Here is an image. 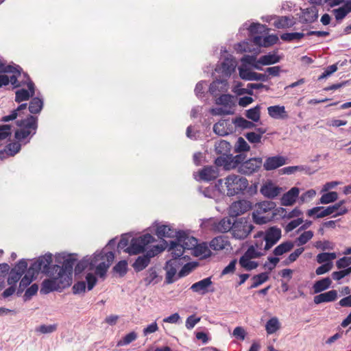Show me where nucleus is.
Instances as JSON below:
<instances>
[{
  "label": "nucleus",
  "instance_id": "obj_37",
  "mask_svg": "<svg viewBox=\"0 0 351 351\" xmlns=\"http://www.w3.org/2000/svg\"><path fill=\"white\" fill-rule=\"evenodd\" d=\"M294 23L292 22L289 16H279L274 21V25L278 29H285L293 26Z\"/></svg>",
  "mask_w": 351,
  "mask_h": 351
},
{
  "label": "nucleus",
  "instance_id": "obj_41",
  "mask_svg": "<svg viewBox=\"0 0 351 351\" xmlns=\"http://www.w3.org/2000/svg\"><path fill=\"white\" fill-rule=\"evenodd\" d=\"M276 206L275 202L272 201H263L257 204L256 208L255 210L263 214L269 211H272Z\"/></svg>",
  "mask_w": 351,
  "mask_h": 351
},
{
  "label": "nucleus",
  "instance_id": "obj_53",
  "mask_svg": "<svg viewBox=\"0 0 351 351\" xmlns=\"http://www.w3.org/2000/svg\"><path fill=\"white\" fill-rule=\"evenodd\" d=\"M29 98H31V94L25 88L17 90L15 93V101L17 103L27 101Z\"/></svg>",
  "mask_w": 351,
  "mask_h": 351
},
{
  "label": "nucleus",
  "instance_id": "obj_54",
  "mask_svg": "<svg viewBox=\"0 0 351 351\" xmlns=\"http://www.w3.org/2000/svg\"><path fill=\"white\" fill-rule=\"evenodd\" d=\"M261 215L262 213L256 210L252 213V219L255 223L259 225L265 224L271 219V217L262 216Z\"/></svg>",
  "mask_w": 351,
  "mask_h": 351
},
{
  "label": "nucleus",
  "instance_id": "obj_23",
  "mask_svg": "<svg viewBox=\"0 0 351 351\" xmlns=\"http://www.w3.org/2000/svg\"><path fill=\"white\" fill-rule=\"evenodd\" d=\"M303 16L300 17L302 23H312L318 18V10L315 6H311L302 10Z\"/></svg>",
  "mask_w": 351,
  "mask_h": 351
},
{
  "label": "nucleus",
  "instance_id": "obj_61",
  "mask_svg": "<svg viewBox=\"0 0 351 351\" xmlns=\"http://www.w3.org/2000/svg\"><path fill=\"white\" fill-rule=\"evenodd\" d=\"M21 277L22 275L19 272L16 271L14 269H11L7 279V282L9 285L16 286V282Z\"/></svg>",
  "mask_w": 351,
  "mask_h": 351
},
{
  "label": "nucleus",
  "instance_id": "obj_34",
  "mask_svg": "<svg viewBox=\"0 0 351 351\" xmlns=\"http://www.w3.org/2000/svg\"><path fill=\"white\" fill-rule=\"evenodd\" d=\"M269 273L262 272L252 276L253 283L248 287V289H252L259 287L269 280Z\"/></svg>",
  "mask_w": 351,
  "mask_h": 351
},
{
  "label": "nucleus",
  "instance_id": "obj_60",
  "mask_svg": "<svg viewBox=\"0 0 351 351\" xmlns=\"http://www.w3.org/2000/svg\"><path fill=\"white\" fill-rule=\"evenodd\" d=\"M12 134V125L0 124V141L10 137Z\"/></svg>",
  "mask_w": 351,
  "mask_h": 351
},
{
  "label": "nucleus",
  "instance_id": "obj_16",
  "mask_svg": "<svg viewBox=\"0 0 351 351\" xmlns=\"http://www.w3.org/2000/svg\"><path fill=\"white\" fill-rule=\"evenodd\" d=\"M155 253L153 250H149L145 254L139 256L133 263L132 267L135 271L139 272L145 269L150 263L151 258L155 256Z\"/></svg>",
  "mask_w": 351,
  "mask_h": 351
},
{
  "label": "nucleus",
  "instance_id": "obj_15",
  "mask_svg": "<svg viewBox=\"0 0 351 351\" xmlns=\"http://www.w3.org/2000/svg\"><path fill=\"white\" fill-rule=\"evenodd\" d=\"M211 278L208 277L193 284L191 287V289L195 293L205 295L208 292L214 291V289L211 288Z\"/></svg>",
  "mask_w": 351,
  "mask_h": 351
},
{
  "label": "nucleus",
  "instance_id": "obj_39",
  "mask_svg": "<svg viewBox=\"0 0 351 351\" xmlns=\"http://www.w3.org/2000/svg\"><path fill=\"white\" fill-rule=\"evenodd\" d=\"M280 328V324L276 317L269 319L265 324V330L268 335L275 333Z\"/></svg>",
  "mask_w": 351,
  "mask_h": 351
},
{
  "label": "nucleus",
  "instance_id": "obj_51",
  "mask_svg": "<svg viewBox=\"0 0 351 351\" xmlns=\"http://www.w3.org/2000/svg\"><path fill=\"white\" fill-rule=\"evenodd\" d=\"M304 36L305 34L302 32L284 33L280 35V38L284 41L291 42L294 40H299Z\"/></svg>",
  "mask_w": 351,
  "mask_h": 351
},
{
  "label": "nucleus",
  "instance_id": "obj_26",
  "mask_svg": "<svg viewBox=\"0 0 351 351\" xmlns=\"http://www.w3.org/2000/svg\"><path fill=\"white\" fill-rule=\"evenodd\" d=\"M162 276H158L157 269L155 267H149L145 272V277L143 280L146 286L151 284L156 285L160 282Z\"/></svg>",
  "mask_w": 351,
  "mask_h": 351
},
{
  "label": "nucleus",
  "instance_id": "obj_43",
  "mask_svg": "<svg viewBox=\"0 0 351 351\" xmlns=\"http://www.w3.org/2000/svg\"><path fill=\"white\" fill-rule=\"evenodd\" d=\"M245 116L247 119L252 120L254 122H257L261 118V107L259 105L256 106L246 110Z\"/></svg>",
  "mask_w": 351,
  "mask_h": 351
},
{
  "label": "nucleus",
  "instance_id": "obj_42",
  "mask_svg": "<svg viewBox=\"0 0 351 351\" xmlns=\"http://www.w3.org/2000/svg\"><path fill=\"white\" fill-rule=\"evenodd\" d=\"M90 263L89 256H84L82 260L77 263L75 267V274H81L84 270L88 269L90 271Z\"/></svg>",
  "mask_w": 351,
  "mask_h": 351
},
{
  "label": "nucleus",
  "instance_id": "obj_22",
  "mask_svg": "<svg viewBox=\"0 0 351 351\" xmlns=\"http://www.w3.org/2000/svg\"><path fill=\"white\" fill-rule=\"evenodd\" d=\"M221 106L228 108V110H226L221 107V115L233 114L234 107L235 106L234 102V97L230 95H221Z\"/></svg>",
  "mask_w": 351,
  "mask_h": 351
},
{
  "label": "nucleus",
  "instance_id": "obj_35",
  "mask_svg": "<svg viewBox=\"0 0 351 351\" xmlns=\"http://www.w3.org/2000/svg\"><path fill=\"white\" fill-rule=\"evenodd\" d=\"M294 247V243L291 241L283 242L278 245L273 251L275 256H281L291 251Z\"/></svg>",
  "mask_w": 351,
  "mask_h": 351
},
{
  "label": "nucleus",
  "instance_id": "obj_7",
  "mask_svg": "<svg viewBox=\"0 0 351 351\" xmlns=\"http://www.w3.org/2000/svg\"><path fill=\"white\" fill-rule=\"evenodd\" d=\"M156 241L154 237L149 233H146L139 237L132 238L130 245L124 250V252L130 255H136L143 252L145 247Z\"/></svg>",
  "mask_w": 351,
  "mask_h": 351
},
{
  "label": "nucleus",
  "instance_id": "obj_10",
  "mask_svg": "<svg viewBox=\"0 0 351 351\" xmlns=\"http://www.w3.org/2000/svg\"><path fill=\"white\" fill-rule=\"evenodd\" d=\"M263 164L261 158H251L246 160L239 167V172L243 175L250 176L257 172Z\"/></svg>",
  "mask_w": 351,
  "mask_h": 351
},
{
  "label": "nucleus",
  "instance_id": "obj_58",
  "mask_svg": "<svg viewBox=\"0 0 351 351\" xmlns=\"http://www.w3.org/2000/svg\"><path fill=\"white\" fill-rule=\"evenodd\" d=\"M33 132V130L32 129H21L16 130L14 133V137L15 138L19 141H21L26 138L28 136L31 135L32 136Z\"/></svg>",
  "mask_w": 351,
  "mask_h": 351
},
{
  "label": "nucleus",
  "instance_id": "obj_3",
  "mask_svg": "<svg viewBox=\"0 0 351 351\" xmlns=\"http://www.w3.org/2000/svg\"><path fill=\"white\" fill-rule=\"evenodd\" d=\"M206 85V81L199 82L195 88V93L198 98L205 97L204 100L206 104H216L217 107L210 108L208 112L212 115H219V79L215 77L210 84L208 90L205 93L204 89Z\"/></svg>",
  "mask_w": 351,
  "mask_h": 351
},
{
  "label": "nucleus",
  "instance_id": "obj_36",
  "mask_svg": "<svg viewBox=\"0 0 351 351\" xmlns=\"http://www.w3.org/2000/svg\"><path fill=\"white\" fill-rule=\"evenodd\" d=\"M236 219L237 217H230V215L229 217L221 219V232H227L228 231L232 232Z\"/></svg>",
  "mask_w": 351,
  "mask_h": 351
},
{
  "label": "nucleus",
  "instance_id": "obj_25",
  "mask_svg": "<svg viewBox=\"0 0 351 351\" xmlns=\"http://www.w3.org/2000/svg\"><path fill=\"white\" fill-rule=\"evenodd\" d=\"M337 298V291L336 290H330L328 292L319 293L313 298V302L316 304L323 302H330L335 301Z\"/></svg>",
  "mask_w": 351,
  "mask_h": 351
},
{
  "label": "nucleus",
  "instance_id": "obj_64",
  "mask_svg": "<svg viewBox=\"0 0 351 351\" xmlns=\"http://www.w3.org/2000/svg\"><path fill=\"white\" fill-rule=\"evenodd\" d=\"M351 274V266L348 267V268L338 271H334L332 274V277L335 280H339L342 278H343L345 276H348Z\"/></svg>",
  "mask_w": 351,
  "mask_h": 351
},
{
  "label": "nucleus",
  "instance_id": "obj_17",
  "mask_svg": "<svg viewBox=\"0 0 351 351\" xmlns=\"http://www.w3.org/2000/svg\"><path fill=\"white\" fill-rule=\"evenodd\" d=\"M287 158L282 156H271L266 158L263 167L266 171L274 170L286 164Z\"/></svg>",
  "mask_w": 351,
  "mask_h": 351
},
{
  "label": "nucleus",
  "instance_id": "obj_29",
  "mask_svg": "<svg viewBox=\"0 0 351 351\" xmlns=\"http://www.w3.org/2000/svg\"><path fill=\"white\" fill-rule=\"evenodd\" d=\"M211 252L208 248L206 243H203L202 244H198L197 243L193 250V254L195 256L200 257L201 258H206L210 256Z\"/></svg>",
  "mask_w": 351,
  "mask_h": 351
},
{
  "label": "nucleus",
  "instance_id": "obj_55",
  "mask_svg": "<svg viewBox=\"0 0 351 351\" xmlns=\"http://www.w3.org/2000/svg\"><path fill=\"white\" fill-rule=\"evenodd\" d=\"M38 291V286L37 284H33L28 287L23 295V300L25 302L29 301L35 295Z\"/></svg>",
  "mask_w": 351,
  "mask_h": 351
},
{
  "label": "nucleus",
  "instance_id": "obj_14",
  "mask_svg": "<svg viewBox=\"0 0 351 351\" xmlns=\"http://www.w3.org/2000/svg\"><path fill=\"white\" fill-rule=\"evenodd\" d=\"M252 208V203L245 199H241L232 204L229 208L230 217H237Z\"/></svg>",
  "mask_w": 351,
  "mask_h": 351
},
{
  "label": "nucleus",
  "instance_id": "obj_19",
  "mask_svg": "<svg viewBox=\"0 0 351 351\" xmlns=\"http://www.w3.org/2000/svg\"><path fill=\"white\" fill-rule=\"evenodd\" d=\"M278 41L277 35L271 34L265 37L261 36H255L253 38V43L258 47H271Z\"/></svg>",
  "mask_w": 351,
  "mask_h": 351
},
{
  "label": "nucleus",
  "instance_id": "obj_49",
  "mask_svg": "<svg viewBox=\"0 0 351 351\" xmlns=\"http://www.w3.org/2000/svg\"><path fill=\"white\" fill-rule=\"evenodd\" d=\"M239 263L241 267L245 269L246 271H252L258 266V262L252 261L250 259H244V258H240L239 260Z\"/></svg>",
  "mask_w": 351,
  "mask_h": 351
},
{
  "label": "nucleus",
  "instance_id": "obj_30",
  "mask_svg": "<svg viewBox=\"0 0 351 351\" xmlns=\"http://www.w3.org/2000/svg\"><path fill=\"white\" fill-rule=\"evenodd\" d=\"M332 280L329 277L322 278L316 281L313 285V289L315 293H321L330 287Z\"/></svg>",
  "mask_w": 351,
  "mask_h": 351
},
{
  "label": "nucleus",
  "instance_id": "obj_4",
  "mask_svg": "<svg viewBox=\"0 0 351 351\" xmlns=\"http://www.w3.org/2000/svg\"><path fill=\"white\" fill-rule=\"evenodd\" d=\"M225 185L227 195L229 197L245 195V193L252 195L256 192V189H253L252 186H249L247 178L234 173L228 176L225 178Z\"/></svg>",
  "mask_w": 351,
  "mask_h": 351
},
{
  "label": "nucleus",
  "instance_id": "obj_5",
  "mask_svg": "<svg viewBox=\"0 0 351 351\" xmlns=\"http://www.w3.org/2000/svg\"><path fill=\"white\" fill-rule=\"evenodd\" d=\"M90 258V271L95 269V274L100 278H104L110 265L114 261L113 252H106L105 249L99 252H95L93 257Z\"/></svg>",
  "mask_w": 351,
  "mask_h": 351
},
{
  "label": "nucleus",
  "instance_id": "obj_9",
  "mask_svg": "<svg viewBox=\"0 0 351 351\" xmlns=\"http://www.w3.org/2000/svg\"><path fill=\"white\" fill-rule=\"evenodd\" d=\"M254 226L248 217H241L234 221L232 234L237 239H245L254 229Z\"/></svg>",
  "mask_w": 351,
  "mask_h": 351
},
{
  "label": "nucleus",
  "instance_id": "obj_31",
  "mask_svg": "<svg viewBox=\"0 0 351 351\" xmlns=\"http://www.w3.org/2000/svg\"><path fill=\"white\" fill-rule=\"evenodd\" d=\"M201 227L214 232L219 231V220L217 218L210 217L202 219Z\"/></svg>",
  "mask_w": 351,
  "mask_h": 351
},
{
  "label": "nucleus",
  "instance_id": "obj_8",
  "mask_svg": "<svg viewBox=\"0 0 351 351\" xmlns=\"http://www.w3.org/2000/svg\"><path fill=\"white\" fill-rule=\"evenodd\" d=\"M215 166L206 165L197 172H194L193 176L195 180L198 182H209L215 180L219 176V156L215 159Z\"/></svg>",
  "mask_w": 351,
  "mask_h": 351
},
{
  "label": "nucleus",
  "instance_id": "obj_11",
  "mask_svg": "<svg viewBox=\"0 0 351 351\" xmlns=\"http://www.w3.org/2000/svg\"><path fill=\"white\" fill-rule=\"evenodd\" d=\"M246 156L244 154H239L236 156L227 154L226 156H221V166H223L226 170L238 168L241 164L245 161Z\"/></svg>",
  "mask_w": 351,
  "mask_h": 351
},
{
  "label": "nucleus",
  "instance_id": "obj_46",
  "mask_svg": "<svg viewBox=\"0 0 351 351\" xmlns=\"http://www.w3.org/2000/svg\"><path fill=\"white\" fill-rule=\"evenodd\" d=\"M114 273L119 275L120 277L124 276L128 271V262L125 260L119 261L112 268Z\"/></svg>",
  "mask_w": 351,
  "mask_h": 351
},
{
  "label": "nucleus",
  "instance_id": "obj_6",
  "mask_svg": "<svg viewBox=\"0 0 351 351\" xmlns=\"http://www.w3.org/2000/svg\"><path fill=\"white\" fill-rule=\"evenodd\" d=\"M177 234V239L170 241L169 250L176 255L175 257H181L185 250H193L197 240L184 230H178Z\"/></svg>",
  "mask_w": 351,
  "mask_h": 351
},
{
  "label": "nucleus",
  "instance_id": "obj_1",
  "mask_svg": "<svg viewBox=\"0 0 351 351\" xmlns=\"http://www.w3.org/2000/svg\"><path fill=\"white\" fill-rule=\"evenodd\" d=\"M77 254L65 253L56 256V261L62 265L56 264L51 267V263L47 265L48 271L44 274L51 278L43 281L41 293L47 294L54 291H61L71 285L73 266L77 260Z\"/></svg>",
  "mask_w": 351,
  "mask_h": 351
},
{
  "label": "nucleus",
  "instance_id": "obj_13",
  "mask_svg": "<svg viewBox=\"0 0 351 351\" xmlns=\"http://www.w3.org/2000/svg\"><path fill=\"white\" fill-rule=\"evenodd\" d=\"M281 236V229L276 226H272L267 229L263 238L265 241L264 250L267 251L271 248L280 239Z\"/></svg>",
  "mask_w": 351,
  "mask_h": 351
},
{
  "label": "nucleus",
  "instance_id": "obj_40",
  "mask_svg": "<svg viewBox=\"0 0 351 351\" xmlns=\"http://www.w3.org/2000/svg\"><path fill=\"white\" fill-rule=\"evenodd\" d=\"M255 247H258L257 243L255 245H250L247 250L245 252L243 256L240 258H244V259L252 260L254 258H258L261 257L263 254L262 252H258L256 250Z\"/></svg>",
  "mask_w": 351,
  "mask_h": 351
},
{
  "label": "nucleus",
  "instance_id": "obj_45",
  "mask_svg": "<svg viewBox=\"0 0 351 351\" xmlns=\"http://www.w3.org/2000/svg\"><path fill=\"white\" fill-rule=\"evenodd\" d=\"M338 199V193L336 191H330L324 193L319 199V203L322 204H328L335 202Z\"/></svg>",
  "mask_w": 351,
  "mask_h": 351
},
{
  "label": "nucleus",
  "instance_id": "obj_27",
  "mask_svg": "<svg viewBox=\"0 0 351 351\" xmlns=\"http://www.w3.org/2000/svg\"><path fill=\"white\" fill-rule=\"evenodd\" d=\"M269 115L274 119H287L288 114L283 106H271L267 108Z\"/></svg>",
  "mask_w": 351,
  "mask_h": 351
},
{
  "label": "nucleus",
  "instance_id": "obj_12",
  "mask_svg": "<svg viewBox=\"0 0 351 351\" xmlns=\"http://www.w3.org/2000/svg\"><path fill=\"white\" fill-rule=\"evenodd\" d=\"M175 254H172V259L167 261L165 269H167L165 283L167 285L173 283L178 278H174L177 272V268L179 267L182 263H180V257H175Z\"/></svg>",
  "mask_w": 351,
  "mask_h": 351
},
{
  "label": "nucleus",
  "instance_id": "obj_59",
  "mask_svg": "<svg viewBox=\"0 0 351 351\" xmlns=\"http://www.w3.org/2000/svg\"><path fill=\"white\" fill-rule=\"evenodd\" d=\"M57 329L56 324H50V325H40L36 328V332H40L41 334H50L55 332Z\"/></svg>",
  "mask_w": 351,
  "mask_h": 351
},
{
  "label": "nucleus",
  "instance_id": "obj_50",
  "mask_svg": "<svg viewBox=\"0 0 351 351\" xmlns=\"http://www.w3.org/2000/svg\"><path fill=\"white\" fill-rule=\"evenodd\" d=\"M304 251V247H300L296 249L293 252L291 253L286 259L283 261V265H289L291 263L295 261L298 258V257L303 253Z\"/></svg>",
  "mask_w": 351,
  "mask_h": 351
},
{
  "label": "nucleus",
  "instance_id": "obj_2",
  "mask_svg": "<svg viewBox=\"0 0 351 351\" xmlns=\"http://www.w3.org/2000/svg\"><path fill=\"white\" fill-rule=\"evenodd\" d=\"M52 262V254L49 252L39 256L34 261L27 269V274L21 278L16 291L17 296H20L25 289L36 278L40 273L48 271L47 265Z\"/></svg>",
  "mask_w": 351,
  "mask_h": 351
},
{
  "label": "nucleus",
  "instance_id": "obj_63",
  "mask_svg": "<svg viewBox=\"0 0 351 351\" xmlns=\"http://www.w3.org/2000/svg\"><path fill=\"white\" fill-rule=\"evenodd\" d=\"M14 269L16 271L19 272L21 275L25 273V271L27 269V263L25 259L22 258L15 265V266L12 269Z\"/></svg>",
  "mask_w": 351,
  "mask_h": 351
},
{
  "label": "nucleus",
  "instance_id": "obj_28",
  "mask_svg": "<svg viewBox=\"0 0 351 351\" xmlns=\"http://www.w3.org/2000/svg\"><path fill=\"white\" fill-rule=\"evenodd\" d=\"M280 56L277 55V51H274L272 53H269L268 54L262 56L258 60V62L261 65H271L278 63L280 61Z\"/></svg>",
  "mask_w": 351,
  "mask_h": 351
},
{
  "label": "nucleus",
  "instance_id": "obj_57",
  "mask_svg": "<svg viewBox=\"0 0 351 351\" xmlns=\"http://www.w3.org/2000/svg\"><path fill=\"white\" fill-rule=\"evenodd\" d=\"M137 338V334L134 331H132L125 335L119 342L118 346H127L136 340Z\"/></svg>",
  "mask_w": 351,
  "mask_h": 351
},
{
  "label": "nucleus",
  "instance_id": "obj_20",
  "mask_svg": "<svg viewBox=\"0 0 351 351\" xmlns=\"http://www.w3.org/2000/svg\"><path fill=\"white\" fill-rule=\"evenodd\" d=\"M237 66V61L234 58H227L221 63V70L223 75L229 77L235 72Z\"/></svg>",
  "mask_w": 351,
  "mask_h": 351
},
{
  "label": "nucleus",
  "instance_id": "obj_48",
  "mask_svg": "<svg viewBox=\"0 0 351 351\" xmlns=\"http://www.w3.org/2000/svg\"><path fill=\"white\" fill-rule=\"evenodd\" d=\"M337 255L335 252H322L317 256V261L319 263H332L331 261L335 259Z\"/></svg>",
  "mask_w": 351,
  "mask_h": 351
},
{
  "label": "nucleus",
  "instance_id": "obj_21",
  "mask_svg": "<svg viewBox=\"0 0 351 351\" xmlns=\"http://www.w3.org/2000/svg\"><path fill=\"white\" fill-rule=\"evenodd\" d=\"M177 232L171 226L169 225H160L158 224L156 229V234L159 239L164 237L177 239Z\"/></svg>",
  "mask_w": 351,
  "mask_h": 351
},
{
  "label": "nucleus",
  "instance_id": "obj_47",
  "mask_svg": "<svg viewBox=\"0 0 351 351\" xmlns=\"http://www.w3.org/2000/svg\"><path fill=\"white\" fill-rule=\"evenodd\" d=\"M248 30L251 35H254L263 34L267 32L269 29L265 25L254 23L250 25Z\"/></svg>",
  "mask_w": 351,
  "mask_h": 351
},
{
  "label": "nucleus",
  "instance_id": "obj_44",
  "mask_svg": "<svg viewBox=\"0 0 351 351\" xmlns=\"http://www.w3.org/2000/svg\"><path fill=\"white\" fill-rule=\"evenodd\" d=\"M239 77L246 81H252L254 71L247 68L246 65L241 64L238 68Z\"/></svg>",
  "mask_w": 351,
  "mask_h": 351
},
{
  "label": "nucleus",
  "instance_id": "obj_56",
  "mask_svg": "<svg viewBox=\"0 0 351 351\" xmlns=\"http://www.w3.org/2000/svg\"><path fill=\"white\" fill-rule=\"evenodd\" d=\"M313 237V232L311 230L304 232L296 239L298 245H303L310 241Z\"/></svg>",
  "mask_w": 351,
  "mask_h": 351
},
{
  "label": "nucleus",
  "instance_id": "obj_33",
  "mask_svg": "<svg viewBox=\"0 0 351 351\" xmlns=\"http://www.w3.org/2000/svg\"><path fill=\"white\" fill-rule=\"evenodd\" d=\"M280 188L272 184L263 185L261 189V193L267 197L274 198L280 193Z\"/></svg>",
  "mask_w": 351,
  "mask_h": 351
},
{
  "label": "nucleus",
  "instance_id": "obj_62",
  "mask_svg": "<svg viewBox=\"0 0 351 351\" xmlns=\"http://www.w3.org/2000/svg\"><path fill=\"white\" fill-rule=\"evenodd\" d=\"M336 210H337V207L335 204L326 208L324 207V209L317 215L316 218H323L330 215L335 213Z\"/></svg>",
  "mask_w": 351,
  "mask_h": 351
},
{
  "label": "nucleus",
  "instance_id": "obj_32",
  "mask_svg": "<svg viewBox=\"0 0 351 351\" xmlns=\"http://www.w3.org/2000/svg\"><path fill=\"white\" fill-rule=\"evenodd\" d=\"M43 99L38 97L32 98L29 104V111L32 114H39L43 108Z\"/></svg>",
  "mask_w": 351,
  "mask_h": 351
},
{
  "label": "nucleus",
  "instance_id": "obj_18",
  "mask_svg": "<svg viewBox=\"0 0 351 351\" xmlns=\"http://www.w3.org/2000/svg\"><path fill=\"white\" fill-rule=\"evenodd\" d=\"M16 124L17 126L23 128L22 129L33 130L32 135H34L38 128V118L37 117L29 114L25 119L17 120Z\"/></svg>",
  "mask_w": 351,
  "mask_h": 351
},
{
  "label": "nucleus",
  "instance_id": "obj_38",
  "mask_svg": "<svg viewBox=\"0 0 351 351\" xmlns=\"http://www.w3.org/2000/svg\"><path fill=\"white\" fill-rule=\"evenodd\" d=\"M232 123L235 125L237 128H239L243 130L252 129L253 128L256 127V125L254 123V121H248L241 117H236L234 119L232 120Z\"/></svg>",
  "mask_w": 351,
  "mask_h": 351
},
{
  "label": "nucleus",
  "instance_id": "obj_52",
  "mask_svg": "<svg viewBox=\"0 0 351 351\" xmlns=\"http://www.w3.org/2000/svg\"><path fill=\"white\" fill-rule=\"evenodd\" d=\"M250 149V146L245 141L243 137H239L234 147V151L237 153H241L248 152Z\"/></svg>",
  "mask_w": 351,
  "mask_h": 351
},
{
  "label": "nucleus",
  "instance_id": "obj_24",
  "mask_svg": "<svg viewBox=\"0 0 351 351\" xmlns=\"http://www.w3.org/2000/svg\"><path fill=\"white\" fill-rule=\"evenodd\" d=\"M299 189L297 187L291 188L289 191L285 193L280 199V202L282 206H291L295 201L299 195Z\"/></svg>",
  "mask_w": 351,
  "mask_h": 351
}]
</instances>
